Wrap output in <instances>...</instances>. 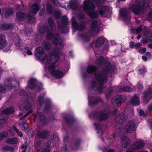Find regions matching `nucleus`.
<instances>
[{
	"label": "nucleus",
	"mask_w": 152,
	"mask_h": 152,
	"mask_svg": "<svg viewBox=\"0 0 152 152\" xmlns=\"http://www.w3.org/2000/svg\"><path fill=\"white\" fill-rule=\"evenodd\" d=\"M48 24L51 30L47 26H43L40 27L38 29L39 32L41 34L44 33L47 30L46 38L47 39H50L53 38V43L54 45L59 44L62 47L65 45V40L63 38H61L58 34H53V32L56 30V25L51 18H49L48 20Z\"/></svg>",
	"instance_id": "obj_1"
},
{
	"label": "nucleus",
	"mask_w": 152,
	"mask_h": 152,
	"mask_svg": "<svg viewBox=\"0 0 152 152\" xmlns=\"http://www.w3.org/2000/svg\"><path fill=\"white\" fill-rule=\"evenodd\" d=\"M95 64L97 65L104 66V68L103 69L102 73L103 74L99 73L98 75H95V77L97 80L100 83L98 86L99 88L97 90L99 93H102L103 92L104 88L101 85L106 83L107 81L106 74L110 70L111 67V64L109 63L107 59H104V58L100 56L98 58L95 62Z\"/></svg>",
	"instance_id": "obj_2"
},
{
	"label": "nucleus",
	"mask_w": 152,
	"mask_h": 152,
	"mask_svg": "<svg viewBox=\"0 0 152 152\" xmlns=\"http://www.w3.org/2000/svg\"><path fill=\"white\" fill-rule=\"evenodd\" d=\"M61 50V48L55 47L54 52L48 57L46 64V67L51 72V74L58 78L64 75L62 72L57 70V67L54 65L59 59V55Z\"/></svg>",
	"instance_id": "obj_3"
},
{
	"label": "nucleus",
	"mask_w": 152,
	"mask_h": 152,
	"mask_svg": "<svg viewBox=\"0 0 152 152\" xmlns=\"http://www.w3.org/2000/svg\"><path fill=\"white\" fill-rule=\"evenodd\" d=\"M100 23V21L98 19L92 22L89 30V32L91 35L97 36L99 32V26Z\"/></svg>",
	"instance_id": "obj_4"
},
{
	"label": "nucleus",
	"mask_w": 152,
	"mask_h": 152,
	"mask_svg": "<svg viewBox=\"0 0 152 152\" xmlns=\"http://www.w3.org/2000/svg\"><path fill=\"white\" fill-rule=\"evenodd\" d=\"M15 109L13 107H8L4 110L1 114H0V125L5 123L7 120V118L5 115L10 113H13Z\"/></svg>",
	"instance_id": "obj_5"
},
{
	"label": "nucleus",
	"mask_w": 152,
	"mask_h": 152,
	"mask_svg": "<svg viewBox=\"0 0 152 152\" xmlns=\"http://www.w3.org/2000/svg\"><path fill=\"white\" fill-rule=\"evenodd\" d=\"M72 23L74 32H75L77 30L79 31L83 30L86 28L85 22H83L78 24L74 18H72Z\"/></svg>",
	"instance_id": "obj_6"
},
{
	"label": "nucleus",
	"mask_w": 152,
	"mask_h": 152,
	"mask_svg": "<svg viewBox=\"0 0 152 152\" xmlns=\"http://www.w3.org/2000/svg\"><path fill=\"white\" fill-rule=\"evenodd\" d=\"M145 4L137 2L133 4L132 6L129 8V10L133 12L136 15L141 12L143 9Z\"/></svg>",
	"instance_id": "obj_7"
},
{
	"label": "nucleus",
	"mask_w": 152,
	"mask_h": 152,
	"mask_svg": "<svg viewBox=\"0 0 152 152\" xmlns=\"http://www.w3.org/2000/svg\"><path fill=\"white\" fill-rule=\"evenodd\" d=\"M125 100L126 97L125 96L118 95L112 99V102L115 107H119L121 106V103L124 102Z\"/></svg>",
	"instance_id": "obj_8"
},
{
	"label": "nucleus",
	"mask_w": 152,
	"mask_h": 152,
	"mask_svg": "<svg viewBox=\"0 0 152 152\" xmlns=\"http://www.w3.org/2000/svg\"><path fill=\"white\" fill-rule=\"evenodd\" d=\"M94 118L99 120H106L109 115L107 110H104L100 112L96 113L94 114Z\"/></svg>",
	"instance_id": "obj_9"
},
{
	"label": "nucleus",
	"mask_w": 152,
	"mask_h": 152,
	"mask_svg": "<svg viewBox=\"0 0 152 152\" xmlns=\"http://www.w3.org/2000/svg\"><path fill=\"white\" fill-rule=\"evenodd\" d=\"M136 128L134 123L132 121H130L127 123L124 131L126 133H131L135 131Z\"/></svg>",
	"instance_id": "obj_10"
},
{
	"label": "nucleus",
	"mask_w": 152,
	"mask_h": 152,
	"mask_svg": "<svg viewBox=\"0 0 152 152\" xmlns=\"http://www.w3.org/2000/svg\"><path fill=\"white\" fill-rule=\"evenodd\" d=\"M35 54L38 58L42 61L45 60L46 54L43 51V48L41 47H39L37 48L35 51Z\"/></svg>",
	"instance_id": "obj_11"
},
{
	"label": "nucleus",
	"mask_w": 152,
	"mask_h": 152,
	"mask_svg": "<svg viewBox=\"0 0 152 152\" xmlns=\"http://www.w3.org/2000/svg\"><path fill=\"white\" fill-rule=\"evenodd\" d=\"M14 81H12L10 78L7 79L5 81V85L6 87L5 88L3 86L0 85V91H2L5 89H10L12 88L13 86H12V83H14Z\"/></svg>",
	"instance_id": "obj_12"
},
{
	"label": "nucleus",
	"mask_w": 152,
	"mask_h": 152,
	"mask_svg": "<svg viewBox=\"0 0 152 152\" xmlns=\"http://www.w3.org/2000/svg\"><path fill=\"white\" fill-rule=\"evenodd\" d=\"M83 9L85 11L89 10L94 9V5L90 0H85L84 2Z\"/></svg>",
	"instance_id": "obj_13"
},
{
	"label": "nucleus",
	"mask_w": 152,
	"mask_h": 152,
	"mask_svg": "<svg viewBox=\"0 0 152 152\" xmlns=\"http://www.w3.org/2000/svg\"><path fill=\"white\" fill-rule=\"evenodd\" d=\"M127 116L123 113H120L117 115L116 119V122L119 124H121L126 121L127 119Z\"/></svg>",
	"instance_id": "obj_14"
},
{
	"label": "nucleus",
	"mask_w": 152,
	"mask_h": 152,
	"mask_svg": "<svg viewBox=\"0 0 152 152\" xmlns=\"http://www.w3.org/2000/svg\"><path fill=\"white\" fill-rule=\"evenodd\" d=\"M145 145V143L142 141H140L136 142L132 145L131 148L133 150H137L143 148Z\"/></svg>",
	"instance_id": "obj_15"
},
{
	"label": "nucleus",
	"mask_w": 152,
	"mask_h": 152,
	"mask_svg": "<svg viewBox=\"0 0 152 152\" xmlns=\"http://www.w3.org/2000/svg\"><path fill=\"white\" fill-rule=\"evenodd\" d=\"M152 89L150 88H148V90L144 92L143 94V97L144 102L147 103L151 99L150 96L152 93Z\"/></svg>",
	"instance_id": "obj_16"
},
{
	"label": "nucleus",
	"mask_w": 152,
	"mask_h": 152,
	"mask_svg": "<svg viewBox=\"0 0 152 152\" xmlns=\"http://www.w3.org/2000/svg\"><path fill=\"white\" fill-rule=\"evenodd\" d=\"M7 44V41L4 35L0 34V50L5 48Z\"/></svg>",
	"instance_id": "obj_17"
},
{
	"label": "nucleus",
	"mask_w": 152,
	"mask_h": 152,
	"mask_svg": "<svg viewBox=\"0 0 152 152\" xmlns=\"http://www.w3.org/2000/svg\"><path fill=\"white\" fill-rule=\"evenodd\" d=\"M119 12L120 15L124 18V20H129L130 17L128 15L127 9L124 8L121 9L120 10Z\"/></svg>",
	"instance_id": "obj_18"
},
{
	"label": "nucleus",
	"mask_w": 152,
	"mask_h": 152,
	"mask_svg": "<svg viewBox=\"0 0 152 152\" xmlns=\"http://www.w3.org/2000/svg\"><path fill=\"white\" fill-rule=\"evenodd\" d=\"M27 17V14L23 12H19L17 14L16 18L20 21L25 19Z\"/></svg>",
	"instance_id": "obj_19"
},
{
	"label": "nucleus",
	"mask_w": 152,
	"mask_h": 152,
	"mask_svg": "<svg viewBox=\"0 0 152 152\" xmlns=\"http://www.w3.org/2000/svg\"><path fill=\"white\" fill-rule=\"evenodd\" d=\"M104 39L102 37L98 38L95 42V46L96 48H99L102 45L104 42Z\"/></svg>",
	"instance_id": "obj_20"
},
{
	"label": "nucleus",
	"mask_w": 152,
	"mask_h": 152,
	"mask_svg": "<svg viewBox=\"0 0 152 152\" xmlns=\"http://www.w3.org/2000/svg\"><path fill=\"white\" fill-rule=\"evenodd\" d=\"M131 103L134 105H138L140 104V102L138 97L136 94H134L130 101Z\"/></svg>",
	"instance_id": "obj_21"
},
{
	"label": "nucleus",
	"mask_w": 152,
	"mask_h": 152,
	"mask_svg": "<svg viewBox=\"0 0 152 152\" xmlns=\"http://www.w3.org/2000/svg\"><path fill=\"white\" fill-rule=\"evenodd\" d=\"M129 138L127 137H123L121 140V143L123 147H125L130 143Z\"/></svg>",
	"instance_id": "obj_22"
},
{
	"label": "nucleus",
	"mask_w": 152,
	"mask_h": 152,
	"mask_svg": "<svg viewBox=\"0 0 152 152\" xmlns=\"http://www.w3.org/2000/svg\"><path fill=\"white\" fill-rule=\"evenodd\" d=\"M48 133V132L47 131L42 130L38 132L37 136L40 138H45Z\"/></svg>",
	"instance_id": "obj_23"
},
{
	"label": "nucleus",
	"mask_w": 152,
	"mask_h": 152,
	"mask_svg": "<svg viewBox=\"0 0 152 152\" xmlns=\"http://www.w3.org/2000/svg\"><path fill=\"white\" fill-rule=\"evenodd\" d=\"M109 11L108 7H102L99 10V12L101 16L104 15L107 13Z\"/></svg>",
	"instance_id": "obj_24"
},
{
	"label": "nucleus",
	"mask_w": 152,
	"mask_h": 152,
	"mask_svg": "<svg viewBox=\"0 0 152 152\" xmlns=\"http://www.w3.org/2000/svg\"><path fill=\"white\" fill-rule=\"evenodd\" d=\"M36 84V80L34 79H31L28 83V86L30 88L32 89L35 87Z\"/></svg>",
	"instance_id": "obj_25"
},
{
	"label": "nucleus",
	"mask_w": 152,
	"mask_h": 152,
	"mask_svg": "<svg viewBox=\"0 0 152 152\" xmlns=\"http://www.w3.org/2000/svg\"><path fill=\"white\" fill-rule=\"evenodd\" d=\"M37 115L39 117V119L40 122L44 123L46 122V118L44 114L41 112H38Z\"/></svg>",
	"instance_id": "obj_26"
},
{
	"label": "nucleus",
	"mask_w": 152,
	"mask_h": 152,
	"mask_svg": "<svg viewBox=\"0 0 152 152\" xmlns=\"http://www.w3.org/2000/svg\"><path fill=\"white\" fill-rule=\"evenodd\" d=\"M44 96L43 94H41L38 98L37 102V106L40 107L43 104L44 102Z\"/></svg>",
	"instance_id": "obj_27"
},
{
	"label": "nucleus",
	"mask_w": 152,
	"mask_h": 152,
	"mask_svg": "<svg viewBox=\"0 0 152 152\" xmlns=\"http://www.w3.org/2000/svg\"><path fill=\"white\" fill-rule=\"evenodd\" d=\"M39 7L37 4H34L32 6L30 10V11L32 13H36L38 11Z\"/></svg>",
	"instance_id": "obj_28"
},
{
	"label": "nucleus",
	"mask_w": 152,
	"mask_h": 152,
	"mask_svg": "<svg viewBox=\"0 0 152 152\" xmlns=\"http://www.w3.org/2000/svg\"><path fill=\"white\" fill-rule=\"evenodd\" d=\"M13 27V26L12 24H1L0 25V27L2 29L8 30V29H11Z\"/></svg>",
	"instance_id": "obj_29"
},
{
	"label": "nucleus",
	"mask_w": 152,
	"mask_h": 152,
	"mask_svg": "<svg viewBox=\"0 0 152 152\" xmlns=\"http://www.w3.org/2000/svg\"><path fill=\"white\" fill-rule=\"evenodd\" d=\"M18 142V140L17 138L15 137L7 139L6 142L11 144H14L17 143Z\"/></svg>",
	"instance_id": "obj_30"
},
{
	"label": "nucleus",
	"mask_w": 152,
	"mask_h": 152,
	"mask_svg": "<svg viewBox=\"0 0 152 152\" xmlns=\"http://www.w3.org/2000/svg\"><path fill=\"white\" fill-rule=\"evenodd\" d=\"M121 92L127 91L131 92L133 91V90L129 86H122L119 89Z\"/></svg>",
	"instance_id": "obj_31"
},
{
	"label": "nucleus",
	"mask_w": 152,
	"mask_h": 152,
	"mask_svg": "<svg viewBox=\"0 0 152 152\" xmlns=\"http://www.w3.org/2000/svg\"><path fill=\"white\" fill-rule=\"evenodd\" d=\"M8 135V133L6 132H3L0 133V141L6 138Z\"/></svg>",
	"instance_id": "obj_32"
},
{
	"label": "nucleus",
	"mask_w": 152,
	"mask_h": 152,
	"mask_svg": "<svg viewBox=\"0 0 152 152\" xmlns=\"http://www.w3.org/2000/svg\"><path fill=\"white\" fill-rule=\"evenodd\" d=\"M58 26L61 30L63 33H66L68 32L69 29L66 26H61V24L60 23H58Z\"/></svg>",
	"instance_id": "obj_33"
},
{
	"label": "nucleus",
	"mask_w": 152,
	"mask_h": 152,
	"mask_svg": "<svg viewBox=\"0 0 152 152\" xmlns=\"http://www.w3.org/2000/svg\"><path fill=\"white\" fill-rule=\"evenodd\" d=\"M88 15L91 18H96L98 16V14L96 12L92 11L90 12H88L87 13Z\"/></svg>",
	"instance_id": "obj_34"
},
{
	"label": "nucleus",
	"mask_w": 152,
	"mask_h": 152,
	"mask_svg": "<svg viewBox=\"0 0 152 152\" xmlns=\"http://www.w3.org/2000/svg\"><path fill=\"white\" fill-rule=\"evenodd\" d=\"M96 70V67L94 66H90L88 68L87 71L88 72L92 73Z\"/></svg>",
	"instance_id": "obj_35"
},
{
	"label": "nucleus",
	"mask_w": 152,
	"mask_h": 152,
	"mask_svg": "<svg viewBox=\"0 0 152 152\" xmlns=\"http://www.w3.org/2000/svg\"><path fill=\"white\" fill-rule=\"evenodd\" d=\"M28 20L29 22L31 23H34L35 21V17L30 13H29Z\"/></svg>",
	"instance_id": "obj_36"
},
{
	"label": "nucleus",
	"mask_w": 152,
	"mask_h": 152,
	"mask_svg": "<svg viewBox=\"0 0 152 152\" xmlns=\"http://www.w3.org/2000/svg\"><path fill=\"white\" fill-rule=\"evenodd\" d=\"M3 149L5 151H14L13 148L8 145H6L3 147Z\"/></svg>",
	"instance_id": "obj_37"
},
{
	"label": "nucleus",
	"mask_w": 152,
	"mask_h": 152,
	"mask_svg": "<svg viewBox=\"0 0 152 152\" xmlns=\"http://www.w3.org/2000/svg\"><path fill=\"white\" fill-rule=\"evenodd\" d=\"M81 38L85 42H88L90 40V37L87 34H85L81 35Z\"/></svg>",
	"instance_id": "obj_38"
},
{
	"label": "nucleus",
	"mask_w": 152,
	"mask_h": 152,
	"mask_svg": "<svg viewBox=\"0 0 152 152\" xmlns=\"http://www.w3.org/2000/svg\"><path fill=\"white\" fill-rule=\"evenodd\" d=\"M70 5L72 9H75L77 7V2L75 1H72L70 2Z\"/></svg>",
	"instance_id": "obj_39"
},
{
	"label": "nucleus",
	"mask_w": 152,
	"mask_h": 152,
	"mask_svg": "<svg viewBox=\"0 0 152 152\" xmlns=\"http://www.w3.org/2000/svg\"><path fill=\"white\" fill-rule=\"evenodd\" d=\"M13 12V10L12 9H9L7 10L5 13V16L6 17H7L11 15Z\"/></svg>",
	"instance_id": "obj_40"
},
{
	"label": "nucleus",
	"mask_w": 152,
	"mask_h": 152,
	"mask_svg": "<svg viewBox=\"0 0 152 152\" xmlns=\"http://www.w3.org/2000/svg\"><path fill=\"white\" fill-rule=\"evenodd\" d=\"M44 48L47 50H49L51 47V44L48 42H45L44 44Z\"/></svg>",
	"instance_id": "obj_41"
},
{
	"label": "nucleus",
	"mask_w": 152,
	"mask_h": 152,
	"mask_svg": "<svg viewBox=\"0 0 152 152\" xmlns=\"http://www.w3.org/2000/svg\"><path fill=\"white\" fill-rule=\"evenodd\" d=\"M113 89H108L105 92L106 96L107 98H108L111 95Z\"/></svg>",
	"instance_id": "obj_42"
},
{
	"label": "nucleus",
	"mask_w": 152,
	"mask_h": 152,
	"mask_svg": "<svg viewBox=\"0 0 152 152\" xmlns=\"http://www.w3.org/2000/svg\"><path fill=\"white\" fill-rule=\"evenodd\" d=\"M62 23L64 25H67L68 23V22L67 17L65 16L63 17L62 18Z\"/></svg>",
	"instance_id": "obj_43"
},
{
	"label": "nucleus",
	"mask_w": 152,
	"mask_h": 152,
	"mask_svg": "<svg viewBox=\"0 0 152 152\" xmlns=\"http://www.w3.org/2000/svg\"><path fill=\"white\" fill-rule=\"evenodd\" d=\"M24 51L26 52L27 54L28 55H31L32 54L31 51L29 50V48L28 47H26L24 48Z\"/></svg>",
	"instance_id": "obj_44"
},
{
	"label": "nucleus",
	"mask_w": 152,
	"mask_h": 152,
	"mask_svg": "<svg viewBox=\"0 0 152 152\" xmlns=\"http://www.w3.org/2000/svg\"><path fill=\"white\" fill-rule=\"evenodd\" d=\"M149 41V40L148 38H143L141 40V42L143 44H146Z\"/></svg>",
	"instance_id": "obj_45"
},
{
	"label": "nucleus",
	"mask_w": 152,
	"mask_h": 152,
	"mask_svg": "<svg viewBox=\"0 0 152 152\" xmlns=\"http://www.w3.org/2000/svg\"><path fill=\"white\" fill-rule=\"evenodd\" d=\"M23 44L21 41H18V42L15 43V45L17 47H20L23 46Z\"/></svg>",
	"instance_id": "obj_46"
},
{
	"label": "nucleus",
	"mask_w": 152,
	"mask_h": 152,
	"mask_svg": "<svg viewBox=\"0 0 152 152\" xmlns=\"http://www.w3.org/2000/svg\"><path fill=\"white\" fill-rule=\"evenodd\" d=\"M30 107V106H29V107H27V106L24 107L23 105H21L20 106V109L21 110H28Z\"/></svg>",
	"instance_id": "obj_47"
},
{
	"label": "nucleus",
	"mask_w": 152,
	"mask_h": 152,
	"mask_svg": "<svg viewBox=\"0 0 152 152\" xmlns=\"http://www.w3.org/2000/svg\"><path fill=\"white\" fill-rule=\"evenodd\" d=\"M148 19L151 21L152 20V11L149 12L148 15Z\"/></svg>",
	"instance_id": "obj_48"
},
{
	"label": "nucleus",
	"mask_w": 152,
	"mask_h": 152,
	"mask_svg": "<svg viewBox=\"0 0 152 152\" xmlns=\"http://www.w3.org/2000/svg\"><path fill=\"white\" fill-rule=\"evenodd\" d=\"M137 111L140 115H144V113L143 110L141 109H138Z\"/></svg>",
	"instance_id": "obj_49"
},
{
	"label": "nucleus",
	"mask_w": 152,
	"mask_h": 152,
	"mask_svg": "<svg viewBox=\"0 0 152 152\" xmlns=\"http://www.w3.org/2000/svg\"><path fill=\"white\" fill-rule=\"evenodd\" d=\"M23 126L25 129L27 130L28 128V124L27 123H24L23 124Z\"/></svg>",
	"instance_id": "obj_50"
},
{
	"label": "nucleus",
	"mask_w": 152,
	"mask_h": 152,
	"mask_svg": "<svg viewBox=\"0 0 152 152\" xmlns=\"http://www.w3.org/2000/svg\"><path fill=\"white\" fill-rule=\"evenodd\" d=\"M45 6H44V8H43L39 12V14L40 15H42L45 12Z\"/></svg>",
	"instance_id": "obj_51"
},
{
	"label": "nucleus",
	"mask_w": 152,
	"mask_h": 152,
	"mask_svg": "<svg viewBox=\"0 0 152 152\" xmlns=\"http://www.w3.org/2000/svg\"><path fill=\"white\" fill-rule=\"evenodd\" d=\"M142 30V28L141 26L139 27L136 30V33L137 34H139Z\"/></svg>",
	"instance_id": "obj_52"
},
{
	"label": "nucleus",
	"mask_w": 152,
	"mask_h": 152,
	"mask_svg": "<svg viewBox=\"0 0 152 152\" xmlns=\"http://www.w3.org/2000/svg\"><path fill=\"white\" fill-rule=\"evenodd\" d=\"M146 48H144L143 49H141L139 50V52L140 53H144L145 52H146Z\"/></svg>",
	"instance_id": "obj_53"
},
{
	"label": "nucleus",
	"mask_w": 152,
	"mask_h": 152,
	"mask_svg": "<svg viewBox=\"0 0 152 152\" xmlns=\"http://www.w3.org/2000/svg\"><path fill=\"white\" fill-rule=\"evenodd\" d=\"M135 44L133 42H131L130 43V47L131 48H133L135 46Z\"/></svg>",
	"instance_id": "obj_54"
},
{
	"label": "nucleus",
	"mask_w": 152,
	"mask_h": 152,
	"mask_svg": "<svg viewBox=\"0 0 152 152\" xmlns=\"http://www.w3.org/2000/svg\"><path fill=\"white\" fill-rule=\"evenodd\" d=\"M137 87L139 89H142L143 88V87L142 86V84L140 82L137 85Z\"/></svg>",
	"instance_id": "obj_55"
},
{
	"label": "nucleus",
	"mask_w": 152,
	"mask_h": 152,
	"mask_svg": "<svg viewBox=\"0 0 152 152\" xmlns=\"http://www.w3.org/2000/svg\"><path fill=\"white\" fill-rule=\"evenodd\" d=\"M141 45V44L140 43H138L135 44L134 47L136 48H138Z\"/></svg>",
	"instance_id": "obj_56"
},
{
	"label": "nucleus",
	"mask_w": 152,
	"mask_h": 152,
	"mask_svg": "<svg viewBox=\"0 0 152 152\" xmlns=\"http://www.w3.org/2000/svg\"><path fill=\"white\" fill-rule=\"evenodd\" d=\"M47 9L49 10L50 11H51L52 9V6L50 5H49L47 6Z\"/></svg>",
	"instance_id": "obj_57"
},
{
	"label": "nucleus",
	"mask_w": 152,
	"mask_h": 152,
	"mask_svg": "<svg viewBox=\"0 0 152 152\" xmlns=\"http://www.w3.org/2000/svg\"><path fill=\"white\" fill-rule=\"evenodd\" d=\"M97 86V84L96 83V82H93L92 85L91 86V88H95V87Z\"/></svg>",
	"instance_id": "obj_58"
},
{
	"label": "nucleus",
	"mask_w": 152,
	"mask_h": 152,
	"mask_svg": "<svg viewBox=\"0 0 152 152\" xmlns=\"http://www.w3.org/2000/svg\"><path fill=\"white\" fill-rule=\"evenodd\" d=\"M32 110H30L28 113H27L26 114H25L23 116L24 118L28 116V115L30 114L31 113H32Z\"/></svg>",
	"instance_id": "obj_59"
},
{
	"label": "nucleus",
	"mask_w": 152,
	"mask_h": 152,
	"mask_svg": "<svg viewBox=\"0 0 152 152\" xmlns=\"http://www.w3.org/2000/svg\"><path fill=\"white\" fill-rule=\"evenodd\" d=\"M26 92L23 90L21 91L20 92L19 94L20 95L23 96L26 94Z\"/></svg>",
	"instance_id": "obj_60"
},
{
	"label": "nucleus",
	"mask_w": 152,
	"mask_h": 152,
	"mask_svg": "<svg viewBox=\"0 0 152 152\" xmlns=\"http://www.w3.org/2000/svg\"><path fill=\"white\" fill-rule=\"evenodd\" d=\"M12 129L14 130L16 133L19 131V129L17 128L15 126H12Z\"/></svg>",
	"instance_id": "obj_61"
},
{
	"label": "nucleus",
	"mask_w": 152,
	"mask_h": 152,
	"mask_svg": "<svg viewBox=\"0 0 152 152\" xmlns=\"http://www.w3.org/2000/svg\"><path fill=\"white\" fill-rule=\"evenodd\" d=\"M147 109L149 111H152V104L148 106Z\"/></svg>",
	"instance_id": "obj_62"
},
{
	"label": "nucleus",
	"mask_w": 152,
	"mask_h": 152,
	"mask_svg": "<svg viewBox=\"0 0 152 152\" xmlns=\"http://www.w3.org/2000/svg\"><path fill=\"white\" fill-rule=\"evenodd\" d=\"M17 134L18 136L20 137H22L23 136V134L22 132L20 131L19 130L18 132H17Z\"/></svg>",
	"instance_id": "obj_63"
},
{
	"label": "nucleus",
	"mask_w": 152,
	"mask_h": 152,
	"mask_svg": "<svg viewBox=\"0 0 152 152\" xmlns=\"http://www.w3.org/2000/svg\"><path fill=\"white\" fill-rule=\"evenodd\" d=\"M139 71L140 73L141 74H143L145 72V70L142 69H140Z\"/></svg>",
	"instance_id": "obj_64"
}]
</instances>
